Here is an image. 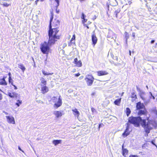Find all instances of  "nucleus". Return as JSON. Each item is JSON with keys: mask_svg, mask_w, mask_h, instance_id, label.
<instances>
[{"mask_svg": "<svg viewBox=\"0 0 157 157\" xmlns=\"http://www.w3.org/2000/svg\"><path fill=\"white\" fill-rule=\"evenodd\" d=\"M130 124H133L136 127H139L140 124L144 129V131L147 134L150 132V130L152 128L150 126V121L149 117H146L145 119H142L140 116L134 117L131 116L128 117L127 125L130 126Z\"/></svg>", "mask_w": 157, "mask_h": 157, "instance_id": "obj_1", "label": "nucleus"}, {"mask_svg": "<svg viewBox=\"0 0 157 157\" xmlns=\"http://www.w3.org/2000/svg\"><path fill=\"white\" fill-rule=\"evenodd\" d=\"M60 21L58 20H54L52 23V26L51 24V28H50V24L49 26L48 36H52V38H55L59 40L62 37L61 33L59 32V29Z\"/></svg>", "mask_w": 157, "mask_h": 157, "instance_id": "obj_2", "label": "nucleus"}, {"mask_svg": "<svg viewBox=\"0 0 157 157\" xmlns=\"http://www.w3.org/2000/svg\"><path fill=\"white\" fill-rule=\"evenodd\" d=\"M49 39L48 42L44 41L40 44V49L42 52L44 54H48L50 51L49 46L55 44L59 40L55 38H52V36H48Z\"/></svg>", "mask_w": 157, "mask_h": 157, "instance_id": "obj_3", "label": "nucleus"}, {"mask_svg": "<svg viewBox=\"0 0 157 157\" xmlns=\"http://www.w3.org/2000/svg\"><path fill=\"white\" fill-rule=\"evenodd\" d=\"M60 96H59L58 99L56 97H53L52 100L53 102L55 103L54 105V107L56 109H57L62 104V102Z\"/></svg>", "mask_w": 157, "mask_h": 157, "instance_id": "obj_4", "label": "nucleus"}, {"mask_svg": "<svg viewBox=\"0 0 157 157\" xmlns=\"http://www.w3.org/2000/svg\"><path fill=\"white\" fill-rule=\"evenodd\" d=\"M94 79V78L92 75H88L85 78V80L88 86H90L92 85Z\"/></svg>", "mask_w": 157, "mask_h": 157, "instance_id": "obj_5", "label": "nucleus"}, {"mask_svg": "<svg viewBox=\"0 0 157 157\" xmlns=\"http://www.w3.org/2000/svg\"><path fill=\"white\" fill-rule=\"evenodd\" d=\"M114 59V61L113 60H111L110 61V62L112 63H114L115 61L117 62L116 65H120L121 64V63H123V61L121 60V62L120 61H118V57L117 56H115V57H114V56L113 55H112L111 56Z\"/></svg>", "mask_w": 157, "mask_h": 157, "instance_id": "obj_6", "label": "nucleus"}, {"mask_svg": "<svg viewBox=\"0 0 157 157\" xmlns=\"http://www.w3.org/2000/svg\"><path fill=\"white\" fill-rule=\"evenodd\" d=\"M91 37L92 44L94 46L95 44H97L98 41V39L94 33V31L93 32V33L92 34Z\"/></svg>", "mask_w": 157, "mask_h": 157, "instance_id": "obj_7", "label": "nucleus"}, {"mask_svg": "<svg viewBox=\"0 0 157 157\" xmlns=\"http://www.w3.org/2000/svg\"><path fill=\"white\" fill-rule=\"evenodd\" d=\"M121 11V9L119 8L117 9L114 12V14L117 18L120 19L121 17L122 16L121 14L120 13Z\"/></svg>", "mask_w": 157, "mask_h": 157, "instance_id": "obj_8", "label": "nucleus"}, {"mask_svg": "<svg viewBox=\"0 0 157 157\" xmlns=\"http://www.w3.org/2000/svg\"><path fill=\"white\" fill-rule=\"evenodd\" d=\"M73 63L74 64H75L76 66L78 67H81L82 66V63L81 61V60L78 61L77 58L74 59Z\"/></svg>", "mask_w": 157, "mask_h": 157, "instance_id": "obj_9", "label": "nucleus"}, {"mask_svg": "<svg viewBox=\"0 0 157 157\" xmlns=\"http://www.w3.org/2000/svg\"><path fill=\"white\" fill-rule=\"evenodd\" d=\"M97 73V75L99 76L106 75L109 74V73L106 71H99Z\"/></svg>", "mask_w": 157, "mask_h": 157, "instance_id": "obj_10", "label": "nucleus"}, {"mask_svg": "<svg viewBox=\"0 0 157 157\" xmlns=\"http://www.w3.org/2000/svg\"><path fill=\"white\" fill-rule=\"evenodd\" d=\"M7 119V122L10 124H14L15 121L14 117L12 116H6V117Z\"/></svg>", "mask_w": 157, "mask_h": 157, "instance_id": "obj_11", "label": "nucleus"}, {"mask_svg": "<svg viewBox=\"0 0 157 157\" xmlns=\"http://www.w3.org/2000/svg\"><path fill=\"white\" fill-rule=\"evenodd\" d=\"M128 151L126 148H124V145L122 146V154L124 157H127L128 154Z\"/></svg>", "mask_w": 157, "mask_h": 157, "instance_id": "obj_12", "label": "nucleus"}, {"mask_svg": "<svg viewBox=\"0 0 157 157\" xmlns=\"http://www.w3.org/2000/svg\"><path fill=\"white\" fill-rule=\"evenodd\" d=\"M148 113L147 111L146 110V109H144L143 110H140L138 113V115L140 117L142 115H144V116H146L147 114Z\"/></svg>", "mask_w": 157, "mask_h": 157, "instance_id": "obj_13", "label": "nucleus"}, {"mask_svg": "<svg viewBox=\"0 0 157 157\" xmlns=\"http://www.w3.org/2000/svg\"><path fill=\"white\" fill-rule=\"evenodd\" d=\"M54 114L57 118L61 117L64 114L63 113V112L60 111H56L54 112Z\"/></svg>", "mask_w": 157, "mask_h": 157, "instance_id": "obj_14", "label": "nucleus"}, {"mask_svg": "<svg viewBox=\"0 0 157 157\" xmlns=\"http://www.w3.org/2000/svg\"><path fill=\"white\" fill-rule=\"evenodd\" d=\"M129 126L127 125L126 128L124 132L122 134V136L124 137H126L130 134V132L129 131Z\"/></svg>", "mask_w": 157, "mask_h": 157, "instance_id": "obj_15", "label": "nucleus"}, {"mask_svg": "<svg viewBox=\"0 0 157 157\" xmlns=\"http://www.w3.org/2000/svg\"><path fill=\"white\" fill-rule=\"evenodd\" d=\"M130 98H131V101L132 102H133L135 101L137 99V96L136 92H132L131 94Z\"/></svg>", "mask_w": 157, "mask_h": 157, "instance_id": "obj_16", "label": "nucleus"}, {"mask_svg": "<svg viewBox=\"0 0 157 157\" xmlns=\"http://www.w3.org/2000/svg\"><path fill=\"white\" fill-rule=\"evenodd\" d=\"M136 109L138 110H140L145 108V106L144 104L141 103L140 102H139L136 103Z\"/></svg>", "mask_w": 157, "mask_h": 157, "instance_id": "obj_17", "label": "nucleus"}, {"mask_svg": "<svg viewBox=\"0 0 157 157\" xmlns=\"http://www.w3.org/2000/svg\"><path fill=\"white\" fill-rule=\"evenodd\" d=\"M41 91L43 94H44L48 91L49 89L46 85H44L41 87Z\"/></svg>", "mask_w": 157, "mask_h": 157, "instance_id": "obj_18", "label": "nucleus"}, {"mask_svg": "<svg viewBox=\"0 0 157 157\" xmlns=\"http://www.w3.org/2000/svg\"><path fill=\"white\" fill-rule=\"evenodd\" d=\"M8 95L12 98H17V94L15 92H9L8 93Z\"/></svg>", "mask_w": 157, "mask_h": 157, "instance_id": "obj_19", "label": "nucleus"}, {"mask_svg": "<svg viewBox=\"0 0 157 157\" xmlns=\"http://www.w3.org/2000/svg\"><path fill=\"white\" fill-rule=\"evenodd\" d=\"M6 77L4 76L2 78L0 79V85L3 86H6L7 83L5 80Z\"/></svg>", "mask_w": 157, "mask_h": 157, "instance_id": "obj_20", "label": "nucleus"}, {"mask_svg": "<svg viewBox=\"0 0 157 157\" xmlns=\"http://www.w3.org/2000/svg\"><path fill=\"white\" fill-rule=\"evenodd\" d=\"M72 111L75 116L77 117L78 118L79 116L80 113L78 110L77 109H72Z\"/></svg>", "mask_w": 157, "mask_h": 157, "instance_id": "obj_21", "label": "nucleus"}, {"mask_svg": "<svg viewBox=\"0 0 157 157\" xmlns=\"http://www.w3.org/2000/svg\"><path fill=\"white\" fill-rule=\"evenodd\" d=\"M139 95L143 100L144 101L146 100V94L144 92H140L139 93Z\"/></svg>", "mask_w": 157, "mask_h": 157, "instance_id": "obj_22", "label": "nucleus"}, {"mask_svg": "<svg viewBox=\"0 0 157 157\" xmlns=\"http://www.w3.org/2000/svg\"><path fill=\"white\" fill-rule=\"evenodd\" d=\"M121 98H120L118 99H116L114 101V104L117 106H119L120 105V103L121 101Z\"/></svg>", "mask_w": 157, "mask_h": 157, "instance_id": "obj_23", "label": "nucleus"}, {"mask_svg": "<svg viewBox=\"0 0 157 157\" xmlns=\"http://www.w3.org/2000/svg\"><path fill=\"white\" fill-rule=\"evenodd\" d=\"M75 35L74 34L70 40V44H69V45L71 44L72 43H75Z\"/></svg>", "mask_w": 157, "mask_h": 157, "instance_id": "obj_24", "label": "nucleus"}, {"mask_svg": "<svg viewBox=\"0 0 157 157\" xmlns=\"http://www.w3.org/2000/svg\"><path fill=\"white\" fill-rule=\"evenodd\" d=\"M61 141L62 140H54L53 141L52 143L55 145H56L59 144H61Z\"/></svg>", "mask_w": 157, "mask_h": 157, "instance_id": "obj_25", "label": "nucleus"}, {"mask_svg": "<svg viewBox=\"0 0 157 157\" xmlns=\"http://www.w3.org/2000/svg\"><path fill=\"white\" fill-rule=\"evenodd\" d=\"M53 17H54L53 13V11H52L51 12V17H50V22H49L50 28H51V23H52V21L53 20Z\"/></svg>", "mask_w": 157, "mask_h": 157, "instance_id": "obj_26", "label": "nucleus"}, {"mask_svg": "<svg viewBox=\"0 0 157 157\" xmlns=\"http://www.w3.org/2000/svg\"><path fill=\"white\" fill-rule=\"evenodd\" d=\"M18 67L21 69L22 71L23 72H24L25 70V68L23 65L22 64H19L18 65Z\"/></svg>", "mask_w": 157, "mask_h": 157, "instance_id": "obj_27", "label": "nucleus"}, {"mask_svg": "<svg viewBox=\"0 0 157 157\" xmlns=\"http://www.w3.org/2000/svg\"><path fill=\"white\" fill-rule=\"evenodd\" d=\"M124 38L125 40V41H126V42H127L128 39L129 38V34L127 32H125L124 33Z\"/></svg>", "mask_w": 157, "mask_h": 157, "instance_id": "obj_28", "label": "nucleus"}, {"mask_svg": "<svg viewBox=\"0 0 157 157\" xmlns=\"http://www.w3.org/2000/svg\"><path fill=\"white\" fill-rule=\"evenodd\" d=\"M125 112L126 113L127 116L128 117L131 113V111L130 109L128 107L126 108Z\"/></svg>", "mask_w": 157, "mask_h": 157, "instance_id": "obj_29", "label": "nucleus"}, {"mask_svg": "<svg viewBox=\"0 0 157 157\" xmlns=\"http://www.w3.org/2000/svg\"><path fill=\"white\" fill-rule=\"evenodd\" d=\"M40 80L41 83L43 84L44 85H46L47 84V81L45 78L42 77L41 78Z\"/></svg>", "mask_w": 157, "mask_h": 157, "instance_id": "obj_30", "label": "nucleus"}, {"mask_svg": "<svg viewBox=\"0 0 157 157\" xmlns=\"http://www.w3.org/2000/svg\"><path fill=\"white\" fill-rule=\"evenodd\" d=\"M17 102L15 103V105L17 106V107L20 106V105H21L22 103V101L21 100H17Z\"/></svg>", "mask_w": 157, "mask_h": 157, "instance_id": "obj_31", "label": "nucleus"}, {"mask_svg": "<svg viewBox=\"0 0 157 157\" xmlns=\"http://www.w3.org/2000/svg\"><path fill=\"white\" fill-rule=\"evenodd\" d=\"M151 112L152 113L155 114L156 116H157V110L156 109V108H155L151 109Z\"/></svg>", "mask_w": 157, "mask_h": 157, "instance_id": "obj_32", "label": "nucleus"}, {"mask_svg": "<svg viewBox=\"0 0 157 157\" xmlns=\"http://www.w3.org/2000/svg\"><path fill=\"white\" fill-rule=\"evenodd\" d=\"M42 73L44 75H51L53 74V73H47L46 72L44 71V70L42 71Z\"/></svg>", "mask_w": 157, "mask_h": 157, "instance_id": "obj_33", "label": "nucleus"}, {"mask_svg": "<svg viewBox=\"0 0 157 157\" xmlns=\"http://www.w3.org/2000/svg\"><path fill=\"white\" fill-rule=\"evenodd\" d=\"M9 83H10L12 85H13V79L11 78V76H9Z\"/></svg>", "mask_w": 157, "mask_h": 157, "instance_id": "obj_34", "label": "nucleus"}, {"mask_svg": "<svg viewBox=\"0 0 157 157\" xmlns=\"http://www.w3.org/2000/svg\"><path fill=\"white\" fill-rule=\"evenodd\" d=\"M2 5L3 6L8 7L9 6L11 5V4L10 3H7V2H4L2 4Z\"/></svg>", "mask_w": 157, "mask_h": 157, "instance_id": "obj_35", "label": "nucleus"}, {"mask_svg": "<svg viewBox=\"0 0 157 157\" xmlns=\"http://www.w3.org/2000/svg\"><path fill=\"white\" fill-rule=\"evenodd\" d=\"M139 157V156H138L137 155H132V154L128 156V157Z\"/></svg>", "mask_w": 157, "mask_h": 157, "instance_id": "obj_36", "label": "nucleus"}, {"mask_svg": "<svg viewBox=\"0 0 157 157\" xmlns=\"http://www.w3.org/2000/svg\"><path fill=\"white\" fill-rule=\"evenodd\" d=\"M86 17V16L84 15L83 13H82V15L81 16V18L82 19H84Z\"/></svg>", "mask_w": 157, "mask_h": 157, "instance_id": "obj_37", "label": "nucleus"}, {"mask_svg": "<svg viewBox=\"0 0 157 157\" xmlns=\"http://www.w3.org/2000/svg\"><path fill=\"white\" fill-rule=\"evenodd\" d=\"M58 6H57V5L56 6V12L57 13H59V10H57L58 7Z\"/></svg>", "mask_w": 157, "mask_h": 157, "instance_id": "obj_38", "label": "nucleus"}, {"mask_svg": "<svg viewBox=\"0 0 157 157\" xmlns=\"http://www.w3.org/2000/svg\"><path fill=\"white\" fill-rule=\"evenodd\" d=\"M44 0H40V1L41 2H42L43 1H44ZM40 1V0H36L35 1V4L36 5H37V3L38 2Z\"/></svg>", "mask_w": 157, "mask_h": 157, "instance_id": "obj_39", "label": "nucleus"}, {"mask_svg": "<svg viewBox=\"0 0 157 157\" xmlns=\"http://www.w3.org/2000/svg\"><path fill=\"white\" fill-rule=\"evenodd\" d=\"M91 110L93 113H94L96 112V109L94 108L93 107L91 108Z\"/></svg>", "mask_w": 157, "mask_h": 157, "instance_id": "obj_40", "label": "nucleus"}, {"mask_svg": "<svg viewBox=\"0 0 157 157\" xmlns=\"http://www.w3.org/2000/svg\"><path fill=\"white\" fill-rule=\"evenodd\" d=\"M87 19H85V18L83 19L82 21V23H84L85 22H86L87 21Z\"/></svg>", "mask_w": 157, "mask_h": 157, "instance_id": "obj_41", "label": "nucleus"}, {"mask_svg": "<svg viewBox=\"0 0 157 157\" xmlns=\"http://www.w3.org/2000/svg\"><path fill=\"white\" fill-rule=\"evenodd\" d=\"M155 142V140H152V141H151V142L152 144H153V145H154L155 146L156 145L154 143Z\"/></svg>", "mask_w": 157, "mask_h": 157, "instance_id": "obj_42", "label": "nucleus"}, {"mask_svg": "<svg viewBox=\"0 0 157 157\" xmlns=\"http://www.w3.org/2000/svg\"><path fill=\"white\" fill-rule=\"evenodd\" d=\"M60 0H55V1L57 3V6H59V2Z\"/></svg>", "mask_w": 157, "mask_h": 157, "instance_id": "obj_43", "label": "nucleus"}, {"mask_svg": "<svg viewBox=\"0 0 157 157\" xmlns=\"http://www.w3.org/2000/svg\"><path fill=\"white\" fill-rule=\"evenodd\" d=\"M80 74L79 73H78L77 74H74V75L75 77H78L80 75Z\"/></svg>", "mask_w": 157, "mask_h": 157, "instance_id": "obj_44", "label": "nucleus"}, {"mask_svg": "<svg viewBox=\"0 0 157 157\" xmlns=\"http://www.w3.org/2000/svg\"><path fill=\"white\" fill-rule=\"evenodd\" d=\"M3 99V95L0 93V101L2 100Z\"/></svg>", "mask_w": 157, "mask_h": 157, "instance_id": "obj_45", "label": "nucleus"}, {"mask_svg": "<svg viewBox=\"0 0 157 157\" xmlns=\"http://www.w3.org/2000/svg\"><path fill=\"white\" fill-rule=\"evenodd\" d=\"M101 125H103V124L101 123V124H99V126H98V129H99V130L100 129V127H101Z\"/></svg>", "mask_w": 157, "mask_h": 157, "instance_id": "obj_46", "label": "nucleus"}, {"mask_svg": "<svg viewBox=\"0 0 157 157\" xmlns=\"http://www.w3.org/2000/svg\"><path fill=\"white\" fill-rule=\"evenodd\" d=\"M18 149L19 150H20V151H22V152H24V151L21 149V147L19 146L18 147Z\"/></svg>", "mask_w": 157, "mask_h": 157, "instance_id": "obj_47", "label": "nucleus"}, {"mask_svg": "<svg viewBox=\"0 0 157 157\" xmlns=\"http://www.w3.org/2000/svg\"><path fill=\"white\" fill-rule=\"evenodd\" d=\"M135 33H132V36L134 38L135 37Z\"/></svg>", "mask_w": 157, "mask_h": 157, "instance_id": "obj_48", "label": "nucleus"}, {"mask_svg": "<svg viewBox=\"0 0 157 157\" xmlns=\"http://www.w3.org/2000/svg\"><path fill=\"white\" fill-rule=\"evenodd\" d=\"M155 42V40H152L151 41V44H153V43Z\"/></svg>", "mask_w": 157, "mask_h": 157, "instance_id": "obj_49", "label": "nucleus"}, {"mask_svg": "<svg viewBox=\"0 0 157 157\" xmlns=\"http://www.w3.org/2000/svg\"><path fill=\"white\" fill-rule=\"evenodd\" d=\"M128 4H129V5H130V4H132V2H131V1H128Z\"/></svg>", "mask_w": 157, "mask_h": 157, "instance_id": "obj_50", "label": "nucleus"}, {"mask_svg": "<svg viewBox=\"0 0 157 157\" xmlns=\"http://www.w3.org/2000/svg\"><path fill=\"white\" fill-rule=\"evenodd\" d=\"M124 94V92H123L122 93H121V94H119L121 95V96H123Z\"/></svg>", "mask_w": 157, "mask_h": 157, "instance_id": "obj_51", "label": "nucleus"}, {"mask_svg": "<svg viewBox=\"0 0 157 157\" xmlns=\"http://www.w3.org/2000/svg\"><path fill=\"white\" fill-rule=\"evenodd\" d=\"M3 113H5V114H6V115L8 114V113H7V112H5V111H3Z\"/></svg>", "mask_w": 157, "mask_h": 157, "instance_id": "obj_52", "label": "nucleus"}, {"mask_svg": "<svg viewBox=\"0 0 157 157\" xmlns=\"http://www.w3.org/2000/svg\"><path fill=\"white\" fill-rule=\"evenodd\" d=\"M14 87V89H17V87L15 86V85H14L13 84V85Z\"/></svg>", "mask_w": 157, "mask_h": 157, "instance_id": "obj_53", "label": "nucleus"}, {"mask_svg": "<svg viewBox=\"0 0 157 157\" xmlns=\"http://www.w3.org/2000/svg\"><path fill=\"white\" fill-rule=\"evenodd\" d=\"M85 25L87 27V29H89V27L87 25H86L85 24Z\"/></svg>", "mask_w": 157, "mask_h": 157, "instance_id": "obj_54", "label": "nucleus"}, {"mask_svg": "<svg viewBox=\"0 0 157 157\" xmlns=\"http://www.w3.org/2000/svg\"><path fill=\"white\" fill-rule=\"evenodd\" d=\"M95 94V93H93L91 94V95H94V94Z\"/></svg>", "mask_w": 157, "mask_h": 157, "instance_id": "obj_55", "label": "nucleus"}, {"mask_svg": "<svg viewBox=\"0 0 157 157\" xmlns=\"http://www.w3.org/2000/svg\"><path fill=\"white\" fill-rule=\"evenodd\" d=\"M129 55L130 56H131V51L130 50L129 51Z\"/></svg>", "mask_w": 157, "mask_h": 157, "instance_id": "obj_56", "label": "nucleus"}, {"mask_svg": "<svg viewBox=\"0 0 157 157\" xmlns=\"http://www.w3.org/2000/svg\"><path fill=\"white\" fill-rule=\"evenodd\" d=\"M8 75H9V76H10L11 74L10 72L9 73Z\"/></svg>", "mask_w": 157, "mask_h": 157, "instance_id": "obj_57", "label": "nucleus"}, {"mask_svg": "<svg viewBox=\"0 0 157 157\" xmlns=\"http://www.w3.org/2000/svg\"><path fill=\"white\" fill-rule=\"evenodd\" d=\"M116 98H118V96H116Z\"/></svg>", "mask_w": 157, "mask_h": 157, "instance_id": "obj_58", "label": "nucleus"}, {"mask_svg": "<svg viewBox=\"0 0 157 157\" xmlns=\"http://www.w3.org/2000/svg\"><path fill=\"white\" fill-rule=\"evenodd\" d=\"M152 97H153V98L154 99H155V97H154V96H152Z\"/></svg>", "mask_w": 157, "mask_h": 157, "instance_id": "obj_59", "label": "nucleus"}, {"mask_svg": "<svg viewBox=\"0 0 157 157\" xmlns=\"http://www.w3.org/2000/svg\"><path fill=\"white\" fill-rule=\"evenodd\" d=\"M81 2L82 1H84V0H79Z\"/></svg>", "mask_w": 157, "mask_h": 157, "instance_id": "obj_60", "label": "nucleus"}, {"mask_svg": "<svg viewBox=\"0 0 157 157\" xmlns=\"http://www.w3.org/2000/svg\"><path fill=\"white\" fill-rule=\"evenodd\" d=\"M155 146L156 147V148H157V145H156Z\"/></svg>", "mask_w": 157, "mask_h": 157, "instance_id": "obj_61", "label": "nucleus"}, {"mask_svg": "<svg viewBox=\"0 0 157 157\" xmlns=\"http://www.w3.org/2000/svg\"><path fill=\"white\" fill-rule=\"evenodd\" d=\"M109 6L108 5V8H109Z\"/></svg>", "mask_w": 157, "mask_h": 157, "instance_id": "obj_62", "label": "nucleus"}, {"mask_svg": "<svg viewBox=\"0 0 157 157\" xmlns=\"http://www.w3.org/2000/svg\"><path fill=\"white\" fill-rule=\"evenodd\" d=\"M137 90H138V87H137Z\"/></svg>", "mask_w": 157, "mask_h": 157, "instance_id": "obj_63", "label": "nucleus"}, {"mask_svg": "<svg viewBox=\"0 0 157 157\" xmlns=\"http://www.w3.org/2000/svg\"><path fill=\"white\" fill-rule=\"evenodd\" d=\"M156 44L157 45V43H156Z\"/></svg>", "mask_w": 157, "mask_h": 157, "instance_id": "obj_64", "label": "nucleus"}]
</instances>
